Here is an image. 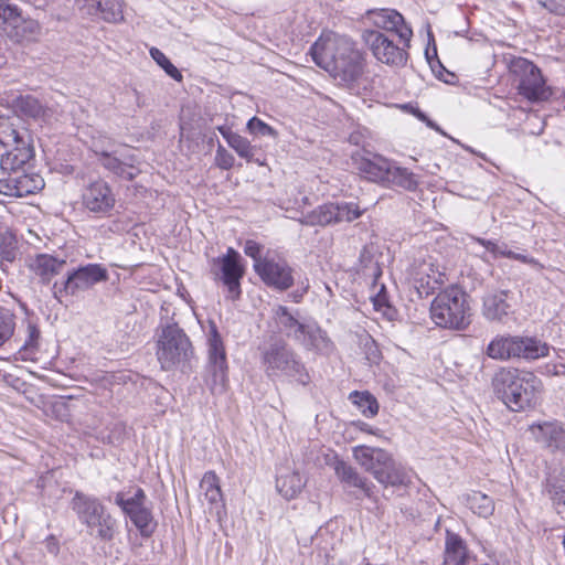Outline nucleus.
<instances>
[{
  "instance_id": "1",
  "label": "nucleus",
  "mask_w": 565,
  "mask_h": 565,
  "mask_svg": "<svg viewBox=\"0 0 565 565\" xmlns=\"http://www.w3.org/2000/svg\"><path fill=\"white\" fill-rule=\"evenodd\" d=\"M310 53L315 63L344 84L358 81L364 71L363 54L347 36L318 39Z\"/></svg>"
},
{
  "instance_id": "2",
  "label": "nucleus",
  "mask_w": 565,
  "mask_h": 565,
  "mask_svg": "<svg viewBox=\"0 0 565 565\" xmlns=\"http://www.w3.org/2000/svg\"><path fill=\"white\" fill-rule=\"evenodd\" d=\"M492 387L497 396L513 412L536 406L543 392V383L534 373L513 367H500Z\"/></svg>"
},
{
  "instance_id": "3",
  "label": "nucleus",
  "mask_w": 565,
  "mask_h": 565,
  "mask_svg": "<svg viewBox=\"0 0 565 565\" xmlns=\"http://www.w3.org/2000/svg\"><path fill=\"white\" fill-rule=\"evenodd\" d=\"M259 350L264 371L270 380L292 379L302 385L309 382L305 364L285 340L271 339Z\"/></svg>"
},
{
  "instance_id": "4",
  "label": "nucleus",
  "mask_w": 565,
  "mask_h": 565,
  "mask_svg": "<svg viewBox=\"0 0 565 565\" xmlns=\"http://www.w3.org/2000/svg\"><path fill=\"white\" fill-rule=\"evenodd\" d=\"M470 306L467 294L458 286L441 290L430 305V318L436 326L463 331L470 320Z\"/></svg>"
},
{
  "instance_id": "5",
  "label": "nucleus",
  "mask_w": 565,
  "mask_h": 565,
  "mask_svg": "<svg viewBox=\"0 0 565 565\" xmlns=\"http://www.w3.org/2000/svg\"><path fill=\"white\" fill-rule=\"evenodd\" d=\"M356 462L385 488L407 486L411 482L405 469L397 465L392 456L382 448L356 446L353 448Z\"/></svg>"
},
{
  "instance_id": "6",
  "label": "nucleus",
  "mask_w": 565,
  "mask_h": 565,
  "mask_svg": "<svg viewBox=\"0 0 565 565\" xmlns=\"http://www.w3.org/2000/svg\"><path fill=\"white\" fill-rule=\"evenodd\" d=\"M70 505L90 535L102 541H110L114 537L116 520L98 498L76 491Z\"/></svg>"
},
{
  "instance_id": "7",
  "label": "nucleus",
  "mask_w": 565,
  "mask_h": 565,
  "mask_svg": "<svg viewBox=\"0 0 565 565\" xmlns=\"http://www.w3.org/2000/svg\"><path fill=\"white\" fill-rule=\"evenodd\" d=\"M157 359L164 371L184 370L194 355L192 343L177 324L169 323L161 329L157 341Z\"/></svg>"
},
{
  "instance_id": "8",
  "label": "nucleus",
  "mask_w": 565,
  "mask_h": 565,
  "mask_svg": "<svg viewBox=\"0 0 565 565\" xmlns=\"http://www.w3.org/2000/svg\"><path fill=\"white\" fill-rule=\"evenodd\" d=\"M0 30L14 43L35 42L42 34L39 21L10 0H0Z\"/></svg>"
},
{
  "instance_id": "9",
  "label": "nucleus",
  "mask_w": 565,
  "mask_h": 565,
  "mask_svg": "<svg viewBox=\"0 0 565 565\" xmlns=\"http://www.w3.org/2000/svg\"><path fill=\"white\" fill-rule=\"evenodd\" d=\"M205 383L212 394H222L228 383L226 351L215 323L211 322L207 335V364Z\"/></svg>"
},
{
  "instance_id": "10",
  "label": "nucleus",
  "mask_w": 565,
  "mask_h": 565,
  "mask_svg": "<svg viewBox=\"0 0 565 565\" xmlns=\"http://www.w3.org/2000/svg\"><path fill=\"white\" fill-rule=\"evenodd\" d=\"M108 280V270L100 264H87L73 269L62 281L53 285V295L61 301L63 297L75 296L98 282Z\"/></svg>"
},
{
  "instance_id": "11",
  "label": "nucleus",
  "mask_w": 565,
  "mask_h": 565,
  "mask_svg": "<svg viewBox=\"0 0 565 565\" xmlns=\"http://www.w3.org/2000/svg\"><path fill=\"white\" fill-rule=\"evenodd\" d=\"M95 153L98 163L117 178L131 181L140 173L138 158L130 147L121 146L110 151L95 150Z\"/></svg>"
},
{
  "instance_id": "12",
  "label": "nucleus",
  "mask_w": 565,
  "mask_h": 565,
  "mask_svg": "<svg viewBox=\"0 0 565 565\" xmlns=\"http://www.w3.org/2000/svg\"><path fill=\"white\" fill-rule=\"evenodd\" d=\"M242 257L233 247H228L226 254L213 259L217 270L214 271L215 279L223 282L227 288V298L237 300L241 297V279L245 274V268L241 263Z\"/></svg>"
},
{
  "instance_id": "13",
  "label": "nucleus",
  "mask_w": 565,
  "mask_h": 565,
  "mask_svg": "<svg viewBox=\"0 0 565 565\" xmlns=\"http://www.w3.org/2000/svg\"><path fill=\"white\" fill-rule=\"evenodd\" d=\"M146 502L147 495L141 488H137L130 498H125L121 492L115 497V503L129 516L142 536H149L153 532V516Z\"/></svg>"
},
{
  "instance_id": "14",
  "label": "nucleus",
  "mask_w": 565,
  "mask_h": 565,
  "mask_svg": "<svg viewBox=\"0 0 565 565\" xmlns=\"http://www.w3.org/2000/svg\"><path fill=\"white\" fill-rule=\"evenodd\" d=\"M513 73L520 76L519 93L529 100H544L548 98L550 92L540 68L525 58H518L512 63Z\"/></svg>"
},
{
  "instance_id": "15",
  "label": "nucleus",
  "mask_w": 565,
  "mask_h": 565,
  "mask_svg": "<svg viewBox=\"0 0 565 565\" xmlns=\"http://www.w3.org/2000/svg\"><path fill=\"white\" fill-rule=\"evenodd\" d=\"M365 41L379 62L392 67H402L406 64L408 53L405 47L395 44L386 34L369 31L365 34Z\"/></svg>"
},
{
  "instance_id": "16",
  "label": "nucleus",
  "mask_w": 565,
  "mask_h": 565,
  "mask_svg": "<svg viewBox=\"0 0 565 565\" xmlns=\"http://www.w3.org/2000/svg\"><path fill=\"white\" fill-rule=\"evenodd\" d=\"M254 270L267 286L280 291L294 285L292 268L286 260L270 256L269 253L263 263L254 266Z\"/></svg>"
},
{
  "instance_id": "17",
  "label": "nucleus",
  "mask_w": 565,
  "mask_h": 565,
  "mask_svg": "<svg viewBox=\"0 0 565 565\" xmlns=\"http://www.w3.org/2000/svg\"><path fill=\"white\" fill-rule=\"evenodd\" d=\"M411 280L420 298L433 295L447 278L430 259L415 263L411 271Z\"/></svg>"
},
{
  "instance_id": "18",
  "label": "nucleus",
  "mask_w": 565,
  "mask_h": 565,
  "mask_svg": "<svg viewBox=\"0 0 565 565\" xmlns=\"http://www.w3.org/2000/svg\"><path fill=\"white\" fill-rule=\"evenodd\" d=\"M83 205L92 213L107 215L116 204L110 185L104 180L88 183L82 194Z\"/></svg>"
},
{
  "instance_id": "19",
  "label": "nucleus",
  "mask_w": 565,
  "mask_h": 565,
  "mask_svg": "<svg viewBox=\"0 0 565 565\" xmlns=\"http://www.w3.org/2000/svg\"><path fill=\"white\" fill-rule=\"evenodd\" d=\"M44 184V179L40 174L28 173L24 170L9 173L8 178L0 180V192L9 196L23 198L41 191Z\"/></svg>"
},
{
  "instance_id": "20",
  "label": "nucleus",
  "mask_w": 565,
  "mask_h": 565,
  "mask_svg": "<svg viewBox=\"0 0 565 565\" xmlns=\"http://www.w3.org/2000/svg\"><path fill=\"white\" fill-rule=\"evenodd\" d=\"M358 171L369 181L385 186L393 160H390L377 153H366L352 157Z\"/></svg>"
},
{
  "instance_id": "21",
  "label": "nucleus",
  "mask_w": 565,
  "mask_h": 565,
  "mask_svg": "<svg viewBox=\"0 0 565 565\" xmlns=\"http://www.w3.org/2000/svg\"><path fill=\"white\" fill-rule=\"evenodd\" d=\"M79 9L88 15L107 23H120L125 20V0H76Z\"/></svg>"
},
{
  "instance_id": "22",
  "label": "nucleus",
  "mask_w": 565,
  "mask_h": 565,
  "mask_svg": "<svg viewBox=\"0 0 565 565\" xmlns=\"http://www.w3.org/2000/svg\"><path fill=\"white\" fill-rule=\"evenodd\" d=\"M374 25L385 31L394 32L398 35L404 46H409L413 36L412 29L406 25L403 15L393 9H381L373 13Z\"/></svg>"
},
{
  "instance_id": "23",
  "label": "nucleus",
  "mask_w": 565,
  "mask_h": 565,
  "mask_svg": "<svg viewBox=\"0 0 565 565\" xmlns=\"http://www.w3.org/2000/svg\"><path fill=\"white\" fill-rule=\"evenodd\" d=\"M296 342L306 350L315 351L322 355H329L334 350L332 340L317 322L306 323L300 337L296 339Z\"/></svg>"
},
{
  "instance_id": "24",
  "label": "nucleus",
  "mask_w": 565,
  "mask_h": 565,
  "mask_svg": "<svg viewBox=\"0 0 565 565\" xmlns=\"http://www.w3.org/2000/svg\"><path fill=\"white\" fill-rule=\"evenodd\" d=\"M512 312L509 302V291L495 290L487 294L482 299V316L488 321L503 322Z\"/></svg>"
},
{
  "instance_id": "25",
  "label": "nucleus",
  "mask_w": 565,
  "mask_h": 565,
  "mask_svg": "<svg viewBox=\"0 0 565 565\" xmlns=\"http://www.w3.org/2000/svg\"><path fill=\"white\" fill-rule=\"evenodd\" d=\"M11 147L12 149L1 156L0 167L2 171H8L9 173L24 171L25 166H28L34 157L33 148L26 141Z\"/></svg>"
},
{
  "instance_id": "26",
  "label": "nucleus",
  "mask_w": 565,
  "mask_h": 565,
  "mask_svg": "<svg viewBox=\"0 0 565 565\" xmlns=\"http://www.w3.org/2000/svg\"><path fill=\"white\" fill-rule=\"evenodd\" d=\"M471 558L466 542L458 534L447 531L443 565H468Z\"/></svg>"
},
{
  "instance_id": "27",
  "label": "nucleus",
  "mask_w": 565,
  "mask_h": 565,
  "mask_svg": "<svg viewBox=\"0 0 565 565\" xmlns=\"http://www.w3.org/2000/svg\"><path fill=\"white\" fill-rule=\"evenodd\" d=\"M536 440L551 450L565 449V429L556 422L532 426Z\"/></svg>"
},
{
  "instance_id": "28",
  "label": "nucleus",
  "mask_w": 565,
  "mask_h": 565,
  "mask_svg": "<svg viewBox=\"0 0 565 565\" xmlns=\"http://www.w3.org/2000/svg\"><path fill=\"white\" fill-rule=\"evenodd\" d=\"M200 491L204 499L210 504V511H214L215 514L221 518L224 512L225 505L223 502V494L220 487V479L214 471H207L204 473L200 482Z\"/></svg>"
},
{
  "instance_id": "29",
  "label": "nucleus",
  "mask_w": 565,
  "mask_h": 565,
  "mask_svg": "<svg viewBox=\"0 0 565 565\" xmlns=\"http://www.w3.org/2000/svg\"><path fill=\"white\" fill-rule=\"evenodd\" d=\"M13 111L22 118L45 121L50 117V109L31 95H20L12 100Z\"/></svg>"
},
{
  "instance_id": "30",
  "label": "nucleus",
  "mask_w": 565,
  "mask_h": 565,
  "mask_svg": "<svg viewBox=\"0 0 565 565\" xmlns=\"http://www.w3.org/2000/svg\"><path fill=\"white\" fill-rule=\"evenodd\" d=\"M65 265V259H60L49 254H39L31 262L30 269L40 277L43 284H49L54 276L63 270Z\"/></svg>"
},
{
  "instance_id": "31",
  "label": "nucleus",
  "mask_w": 565,
  "mask_h": 565,
  "mask_svg": "<svg viewBox=\"0 0 565 565\" xmlns=\"http://www.w3.org/2000/svg\"><path fill=\"white\" fill-rule=\"evenodd\" d=\"M515 348L516 359L527 361L545 358L550 353V345L533 337L516 335Z\"/></svg>"
},
{
  "instance_id": "32",
  "label": "nucleus",
  "mask_w": 565,
  "mask_h": 565,
  "mask_svg": "<svg viewBox=\"0 0 565 565\" xmlns=\"http://www.w3.org/2000/svg\"><path fill=\"white\" fill-rule=\"evenodd\" d=\"M516 335L502 334L494 337L486 349V354L498 361L516 359Z\"/></svg>"
},
{
  "instance_id": "33",
  "label": "nucleus",
  "mask_w": 565,
  "mask_h": 565,
  "mask_svg": "<svg viewBox=\"0 0 565 565\" xmlns=\"http://www.w3.org/2000/svg\"><path fill=\"white\" fill-rule=\"evenodd\" d=\"M335 473L342 482L361 489L367 498L373 497L374 484L362 477L353 467L340 461L335 466Z\"/></svg>"
},
{
  "instance_id": "34",
  "label": "nucleus",
  "mask_w": 565,
  "mask_h": 565,
  "mask_svg": "<svg viewBox=\"0 0 565 565\" xmlns=\"http://www.w3.org/2000/svg\"><path fill=\"white\" fill-rule=\"evenodd\" d=\"M217 129L222 137L227 141L228 146L234 149L241 158L248 162L254 161L255 148L246 138L233 132L230 128L224 126H220ZM255 162L259 166L263 164L258 159H256Z\"/></svg>"
},
{
  "instance_id": "35",
  "label": "nucleus",
  "mask_w": 565,
  "mask_h": 565,
  "mask_svg": "<svg viewBox=\"0 0 565 565\" xmlns=\"http://www.w3.org/2000/svg\"><path fill=\"white\" fill-rule=\"evenodd\" d=\"M274 319L279 329L294 341L300 337L301 331L306 326V323L300 322L296 317H294L285 306H277L274 309Z\"/></svg>"
},
{
  "instance_id": "36",
  "label": "nucleus",
  "mask_w": 565,
  "mask_h": 565,
  "mask_svg": "<svg viewBox=\"0 0 565 565\" xmlns=\"http://www.w3.org/2000/svg\"><path fill=\"white\" fill-rule=\"evenodd\" d=\"M305 484L302 476L296 471L280 473L276 479V489L286 500L295 499Z\"/></svg>"
},
{
  "instance_id": "37",
  "label": "nucleus",
  "mask_w": 565,
  "mask_h": 565,
  "mask_svg": "<svg viewBox=\"0 0 565 565\" xmlns=\"http://www.w3.org/2000/svg\"><path fill=\"white\" fill-rule=\"evenodd\" d=\"M385 186H398L407 191H415L418 186V179L407 168L399 167L393 161Z\"/></svg>"
},
{
  "instance_id": "38",
  "label": "nucleus",
  "mask_w": 565,
  "mask_h": 565,
  "mask_svg": "<svg viewBox=\"0 0 565 565\" xmlns=\"http://www.w3.org/2000/svg\"><path fill=\"white\" fill-rule=\"evenodd\" d=\"M334 211V202L326 203L303 215L301 222L309 226H328L335 224Z\"/></svg>"
},
{
  "instance_id": "39",
  "label": "nucleus",
  "mask_w": 565,
  "mask_h": 565,
  "mask_svg": "<svg viewBox=\"0 0 565 565\" xmlns=\"http://www.w3.org/2000/svg\"><path fill=\"white\" fill-rule=\"evenodd\" d=\"M26 327L24 330V337L15 338V342H21L19 347V352L21 353L23 359L30 358L32 354L35 353V351L39 348V340H40V330L35 323H33L30 320L25 321Z\"/></svg>"
},
{
  "instance_id": "40",
  "label": "nucleus",
  "mask_w": 565,
  "mask_h": 565,
  "mask_svg": "<svg viewBox=\"0 0 565 565\" xmlns=\"http://www.w3.org/2000/svg\"><path fill=\"white\" fill-rule=\"evenodd\" d=\"M547 493L558 513H565V470L547 480Z\"/></svg>"
},
{
  "instance_id": "41",
  "label": "nucleus",
  "mask_w": 565,
  "mask_h": 565,
  "mask_svg": "<svg viewBox=\"0 0 565 565\" xmlns=\"http://www.w3.org/2000/svg\"><path fill=\"white\" fill-rule=\"evenodd\" d=\"M466 502L469 509L479 516L489 518L494 512L493 500L482 492L473 491L467 495Z\"/></svg>"
},
{
  "instance_id": "42",
  "label": "nucleus",
  "mask_w": 565,
  "mask_h": 565,
  "mask_svg": "<svg viewBox=\"0 0 565 565\" xmlns=\"http://www.w3.org/2000/svg\"><path fill=\"white\" fill-rule=\"evenodd\" d=\"M350 399L359 407L365 417H373L379 413V403L369 392H352Z\"/></svg>"
},
{
  "instance_id": "43",
  "label": "nucleus",
  "mask_w": 565,
  "mask_h": 565,
  "mask_svg": "<svg viewBox=\"0 0 565 565\" xmlns=\"http://www.w3.org/2000/svg\"><path fill=\"white\" fill-rule=\"evenodd\" d=\"M335 224L341 222H352L363 214V210L353 202H334Z\"/></svg>"
},
{
  "instance_id": "44",
  "label": "nucleus",
  "mask_w": 565,
  "mask_h": 565,
  "mask_svg": "<svg viewBox=\"0 0 565 565\" xmlns=\"http://www.w3.org/2000/svg\"><path fill=\"white\" fill-rule=\"evenodd\" d=\"M18 255L17 239L11 233H6L1 236L0 241V265L3 270L4 263H13Z\"/></svg>"
},
{
  "instance_id": "45",
  "label": "nucleus",
  "mask_w": 565,
  "mask_h": 565,
  "mask_svg": "<svg viewBox=\"0 0 565 565\" xmlns=\"http://www.w3.org/2000/svg\"><path fill=\"white\" fill-rule=\"evenodd\" d=\"M150 56L171 78L181 82L183 76L181 72L171 63L166 54L157 47H151Z\"/></svg>"
},
{
  "instance_id": "46",
  "label": "nucleus",
  "mask_w": 565,
  "mask_h": 565,
  "mask_svg": "<svg viewBox=\"0 0 565 565\" xmlns=\"http://www.w3.org/2000/svg\"><path fill=\"white\" fill-rule=\"evenodd\" d=\"M14 329L15 316L9 309L0 307V347L13 335Z\"/></svg>"
},
{
  "instance_id": "47",
  "label": "nucleus",
  "mask_w": 565,
  "mask_h": 565,
  "mask_svg": "<svg viewBox=\"0 0 565 565\" xmlns=\"http://www.w3.org/2000/svg\"><path fill=\"white\" fill-rule=\"evenodd\" d=\"M22 136H20L19 131L8 121H0V143L4 147H11L17 143L24 142Z\"/></svg>"
},
{
  "instance_id": "48",
  "label": "nucleus",
  "mask_w": 565,
  "mask_h": 565,
  "mask_svg": "<svg viewBox=\"0 0 565 565\" xmlns=\"http://www.w3.org/2000/svg\"><path fill=\"white\" fill-rule=\"evenodd\" d=\"M247 129L250 134L257 135V136H268L271 138L277 137V131L269 125H267L265 121L257 117H253L247 122Z\"/></svg>"
},
{
  "instance_id": "49",
  "label": "nucleus",
  "mask_w": 565,
  "mask_h": 565,
  "mask_svg": "<svg viewBox=\"0 0 565 565\" xmlns=\"http://www.w3.org/2000/svg\"><path fill=\"white\" fill-rule=\"evenodd\" d=\"M235 158L230 153L221 143H218L215 153V163L223 170H230L233 168Z\"/></svg>"
},
{
  "instance_id": "50",
  "label": "nucleus",
  "mask_w": 565,
  "mask_h": 565,
  "mask_svg": "<svg viewBox=\"0 0 565 565\" xmlns=\"http://www.w3.org/2000/svg\"><path fill=\"white\" fill-rule=\"evenodd\" d=\"M263 246L253 241L247 239L244 245V253L254 260V266L265 260V256L262 255Z\"/></svg>"
},
{
  "instance_id": "51",
  "label": "nucleus",
  "mask_w": 565,
  "mask_h": 565,
  "mask_svg": "<svg viewBox=\"0 0 565 565\" xmlns=\"http://www.w3.org/2000/svg\"><path fill=\"white\" fill-rule=\"evenodd\" d=\"M499 254H500L499 256L516 259V260H520L525 264L537 265V262L534 258L529 257L523 254L514 253L513 250L509 249L508 246L504 244H503L502 249L499 250Z\"/></svg>"
},
{
  "instance_id": "52",
  "label": "nucleus",
  "mask_w": 565,
  "mask_h": 565,
  "mask_svg": "<svg viewBox=\"0 0 565 565\" xmlns=\"http://www.w3.org/2000/svg\"><path fill=\"white\" fill-rule=\"evenodd\" d=\"M540 4L558 14L565 13V0H537Z\"/></svg>"
},
{
  "instance_id": "53",
  "label": "nucleus",
  "mask_w": 565,
  "mask_h": 565,
  "mask_svg": "<svg viewBox=\"0 0 565 565\" xmlns=\"http://www.w3.org/2000/svg\"><path fill=\"white\" fill-rule=\"evenodd\" d=\"M44 545L50 554L57 555L60 551V543L54 535H50L49 537H46L44 541Z\"/></svg>"
},
{
  "instance_id": "54",
  "label": "nucleus",
  "mask_w": 565,
  "mask_h": 565,
  "mask_svg": "<svg viewBox=\"0 0 565 565\" xmlns=\"http://www.w3.org/2000/svg\"><path fill=\"white\" fill-rule=\"evenodd\" d=\"M478 241L487 248V250L492 253L495 257L500 255L499 250L502 249L503 245H499L494 242L486 241V239H478Z\"/></svg>"
},
{
  "instance_id": "55",
  "label": "nucleus",
  "mask_w": 565,
  "mask_h": 565,
  "mask_svg": "<svg viewBox=\"0 0 565 565\" xmlns=\"http://www.w3.org/2000/svg\"><path fill=\"white\" fill-rule=\"evenodd\" d=\"M554 375H564L565 374V365H553V370L551 371Z\"/></svg>"
},
{
  "instance_id": "56",
  "label": "nucleus",
  "mask_w": 565,
  "mask_h": 565,
  "mask_svg": "<svg viewBox=\"0 0 565 565\" xmlns=\"http://www.w3.org/2000/svg\"><path fill=\"white\" fill-rule=\"evenodd\" d=\"M429 128H433L435 129L436 131L445 135V132L440 129V127L434 122L433 120H430L429 118H427V120L424 121Z\"/></svg>"
},
{
  "instance_id": "57",
  "label": "nucleus",
  "mask_w": 565,
  "mask_h": 565,
  "mask_svg": "<svg viewBox=\"0 0 565 565\" xmlns=\"http://www.w3.org/2000/svg\"><path fill=\"white\" fill-rule=\"evenodd\" d=\"M414 115L422 121L427 120V116L419 109H415Z\"/></svg>"
},
{
  "instance_id": "58",
  "label": "nucleus",
  "mask_w": 565,
  "mask_h": 565,
  "mask_svg": "<svg viewBox=\"0 0 565 565\" xmlns=\"http://www.w3.org/2000/svg\"><path fill=\"white\" fill-rule=\"evenodd\" d=\"M302 297V294H292V299L296 302H299Z\"/></svg>"
}]
</instances>
